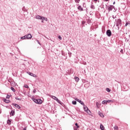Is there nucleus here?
Returning <instances> with one entry per match:
<instances>
[{"label": "nucleus", "mask_w": 130, "mask_h": 130, "mask_svg": "<svg viewBox=\"0 0 130 130\" xmlns=\"http://www.w3.org/2000/svg\"><path fill=\"white\" fill-rule=\"evenodd\" d=\"M58 39H59V40H61V39H62V38H61V37L60 36H59L58 37Z\"/></svg>", "instance_id": "obj_31"}, {"label": "nucleus", "mask_w": 130, "mask_h": 130, "mask_svg": "<svg viewBox=\"0 0 130 130\" xmlns=\"http://www.w3.org/2000/svg\"><path fill=\"white\" fill-rule=\"evenodd\" d=\"M23 130H27V128L26 127H24Z\"/></svg>", "instance_id": "obj_42"}, {"label": "nucleus", "mask_w": 130, "mask_h": 130, "mask_svg": "<svg viewBox=\"0 0 130 130\" xmlns=\"http://www.w3.org/2000/svg\"><path fill=\"white\" fill-rule=\"evenodd\" d=\"M127 24H128V25H130V22H127Z\"/></svg>", "instance_id": "obj_43"}, {"label": "nucleus", "mask_w": 130, "mask_h": 130, "mask_svg": "<svg viewBox=\"0 0 130 130\" xmlns=\"http://www.w3.org/2000/svg\"><path fill=\"white\" fill-rule=\"evenodd\" d=\"M32 77H34V78H36L37 77V76H36V75H35V74H33Z\"/></svg>", "instance_id": "obj_34"}, {"label": "nucleus", "mask_w": 130, "mask_h": 130, "mask_svg": "<svg viewBox=\"0 0 130 130\" xmlns=\"http://www.w3.org/2000/svg\"><path fill=\"white\" fill-rule=\"evenodd\" d=\"M106 34L107 35V36H108V37H110V36H111V30H110V29H108L106 31Z\"/></svg>", "instance_id": "obj_6"}, {"label": "nucleus", "mask_w": 130, "mask_h": 130, "mask_svg": "<svg viewBox=\"0 0 130 130\" xmlns=\"http://www.w3.org/2000/svg\"><path fill=\"white\" fill-rule=\"evenodd\" d=\"M120 52H121V53H123V50L121 49V50L120 51Z\"/></svg>", "instance_id": "obj_33"}, {"label": "nucleus", "mask_w": 130, "mask_h": 130, "mask_svg": "<svg viewBox=\"0 0 130 130\" xmlns=\"http://www.w3.org/2000/svg\"><path fill=\"white\" fill-rule=\"evenodd\" d=\"M113 5H115V2L113 3Z\"/></svg>", "instance_id": "obj_45"}, {"label": "nucleus", "mask_w": 130, "mask_h": 130, "mask_svg": "<svg viewBox=\"0 0 130 130\" xmlns=\"http://www.w3.org/2000/svg\"><path fill=\"white\" fill-rule=\"evenodd\" d=\"M36 19H38V20H45V17L41 16L40 15H37L36 16Z\"/></svg>", "instance_id": "obj_5"}, {"label": "nucleus", "mask_w": 130, "mask_h": 130, "mask_svg": "<svg viewBox=\"0 0 130 130\" xmlns=\"http://www.w3.org/2000/svg\"><path fill=\"white\" fill-rule=\"evenodd\" d=\"M94 2H97L98 0H93Z\"/></svg>", "instance_id": "obj_44"}, {"label": "nucleus", "mask_w": 130, "mask_h": 130, "mask_svg": "<svg viewBox=\"0 0 130 130\" xmlns=\"http://www.w3.org/2000/svg\"><path fill=\"white\" fill-rule=\"evenodd\" d=\"M117 27L119 26H121V20L120 19H118L117 23H116Z\"/></svg>", "instance_id": "obj_7"}, {"label": "nucleus", "mask_w": 130, "mask_h": 130, "mask_svg": "<svg viewBox=\"0 0 130 130\" xmlns=\"http://www.w3.org/2000/svg\"><path fill=\"white\" fill-rule=\"evenodd\" d=\"M24 88H26V89H29V86L27 84H25L24 86Z\"/></svg>", "instance_id": "obj_23"}, {"label": "nucleus", "mask_w": 130, "mask_h": 130, "mask_svg": "<svg viewBox=\"0 0 130 130\" xmlns=\"http://www.w3.org/2000/svg\"><path fill=\"white\" fill-rule=\"evenodd\" d=\"M78 9L79 10V11H84V10L82 8V6H79L78 7Z\"/></svg>", "instance_id": "obj_16"}, {"label": "nucleus", "mask_w": 130, "mask_h": 130, "mask_svg": "<svg viewBox=\"0 0 130 130\" xmlns=\"http://www.w3.org/2000/svg\"><path fill=\"white\" fill-rule=\"evenodd\" d=\"M83 109L84 111H86V112L88 113V114H91V111L88 109V107H87V106H85V104H84L83 106Z\"/></svg>", "instance_id": "obj_1"}, {"label": "nucleus", "mask_w": 130, "mask_h": 130, "mask_svg": "<svg viewBox=\"0 0 130 130\" xmlns=\"http://www.w3.org/2000/svg\"><path fill=\"white\" fill-rule=\"evenodd\" d=\"M15 99H16V100H19V101H21V99H19V98H15Z\"/></svg>", "instance_id": "obj_32"}, {"label": "nucleus", "mask_w": 130, "mask_h": 130, "mask_svg": "<svg viewBox=\"0 0 130 130\" xmlns=\"http://www.w3.org/2000/svg\"><path fill=\"white\" fill-rule=\"evenodd\" d=\"M90 9H92V10H95V6L92 4L90 6Z\"/></svg>", "instance_id": "obj_17"}, {"label": "nucleus", "mask_w": 130, "mask_h": 130, "mask_svg": "<svg viewBox=\"0 0 130 130\" xmlns=\"http://www.w3.org/2000/svg\"><path fill=\"white\" fill-rule=\"evenodd\" d=\"M33 93H36V89H34V90Z\"/></svg>", "instance_id": "obj_38"}, {"label": "nucleus", "mask_w": 130, "mask_h": 130, "mask_svg": "<svg viewBox=\"0 0 130 130\" xmlns=\"http://www.w3.org/2000/svg\"><path fill=\"white\" fill-rule=\"evenodd\" d=\"M72 104H73V105H76L77 104V102L76 101H73Z\"/></svg>", "instance_id": "obj_20"}, {"label": "nucleus", "mask_w": 130, "mask_h": 130, "mask_svg": "<svg viewBox=\"0 0 130 130\" xmlns=\"http://www.w3.org/2000/svg\"><path fill=\"white\" fill-rule=\"evenodd\" d=\"M4 102H5V103H10V100L4 99Z\"/></svg>", "instance_id": "obj_18"}, {"label": "nucleus", "mask_w": 130, "mask_h": 130, "mask_svg": "<svg viewBox=\"0 0 130 130\" xmlns=\"http://www.w3.org/2000/svg\"><path fill=\"white\" fill-rule=\"evenodd\" d=\"M75 3H77V4H79L80 3V0H75Z\"/></svg>", "instance_id": "obj_29"}, {"label": "nucleus", "mask_w": 130, "mask_h": 130, "mask_svg": "<svg viewBox=\"0 0 130 130\" xmlns=\"http://www.w3.org/2000/svg\"><path fill=\"white\" fill-rule=\"evenodd\" d=\"M100 116H101V117H104V115L102 113L100 114Z\"/></svg>", "instance_id": "obj_27"}, {"label": "nucleus", "mask_w": 130, "mask_h": 130, "mask_svg": "<svg viewBox=\"0 0 130 130\" xmlns=\"http://www.w3.org/2000/svg\"><path fill=\"white\" fill-rule=\"evenodd\" d=\"M1 113H2V111H0V114H1Z\"/></svg>", "instance_id": "obj_47"}, {"label": "nucleus", "mask_w": 130, "mask_h": 130, "mask_svg": "<svg viewBox=\"0 0 130 130\" xmlns=\"http://www.w3.org/2000/svg\"><path fill=\"white\" fill-rule=\"evenodd\" d=\"M106 90L107 91V92H108V93L110 92V89L109 88H106Z\"/></svg>", "instance_id": "obj_21"}, {"label": "nucleus", "mask_w": 130, "mask_h": 130, "mask_svg": "<svg viewBox=\"0 0 130 130\" xmlns=\"http://www.w3.org/2000/svg\"><path fill=\"white\" fill-rule=\"evenodd\" d=\"M112 17L115 19L114 16L113 15Z\"/></svg>", "instance_id": "obj_46"}, {"label": "nucleus", "mask_w": 130, "mask_h": 130, "mask_svg": "<svg viewBox=\"0 0 130 130\" xmlns=\"http://www.w3.org/2000/svg\"><path fill=\"white\" fill-rule=\"evenodd\" d=\"M100 128H101V130L105 129V127H104V126L102 124H101V125H100Z\"/></svg>", "instance_id": "obj_13"}, {"label": "nucleus", "mask_w": 130, "mask_h": 130, "mask_svg": "<svg viewBox=\"0 0 130 130\" xmlns=\"http://www.w3.org/2000/svg\"><path fill=\"white\" fill-rule=\"evenodd\" d=\"M104 2H109V0H104Z\"/></svg>", "instance_id": "obj_41"}, {"label": "nucleus", "mask_w": 130, "mask_h": 130, "mask_svg": "<svg viewBox=\"0 0 130 130\" xmlns=\"http://www.w3.org/2000/svg\"><path fill=\"white\" fill-rule=\"evenodd\" d=\"M27 74L28 75H29V76H31V77L33 76V73H31V72H27Z\"/></svg>", "instance_id": "obj_22"}, {"label": "nucleus", "mask_w": 130, "mask_h": 130, "mask_svg": "<svg viewBox=\"0 0 130 130\" xmlns=\"http://www.w3.org/2000/svg\"><path fill=\"white\" fill-rule=\"evenodd\" d=\"M7 123L8 124H11V120H8Z\"/></svg>", "instance_id": "obj_26"}, {"label": "nucleus", "mask_w": 130, "mask_h": 130, "mask_svg": "<svg viewBox=\"0 0 130 130\" xmlns=\"http://www.w3.org/2000/svg\"><path fill=\"white\" fill-rule=\"evenodd\" d=\"M96 107L98 108H99V103H98V102H96Z\"/></svg>", "instance_id": "obj_30"}, {"label": "nucleus", "mask_w": 130, "mask_h": 130, "mask_svg": "<svg viewBox=\"0 0 130 130\" xmlns=\"http://www.w3.org/2000/svg\"><path fill=\"white\" fill-rule=\"evenodd\" d=\"M20 39H22V40H25V39H27L26 38V35H25L24 36L21 37Z\"/></svg>", "instance_id": "obj_19"}, {"label": "nucleus", "mask_w": 130, "mask_h": 130, "mask_svg": "<svg viewBox=\"0 0 130 130\" xmlns=\"http://www.w3.org/2000/svg\"><path fill=\"white\" fill-rule=\"evenodd\" d=\"M110 102H112V103H113L114 102V100H107V101H103L102 103V104H107V103H110Z\"/></svg>", "instance_id": "obj_3"}, {"label": "nucleus", "mask_w": 130, "mask_h": 130, "mask_svg": "<svg viewBox=\"0 0 130 130\" xmlns=\"http://www.w3.org/2000/svg\"><path fill=\"white\" fill-rule=\"evenodd\" d=\"M76 126L74 127V130H77L79 127H80V126L78 125V123H75Z\"/></svg>", "instance_id": "obj_11"}, {"label": "nucleus", "mask_w": 130, "mask_h": 130, "mask_svg": "<svg viewBox=\"0 0 130 130\" xmlns=\"http://www.w3.org/2000/svg\"><path fill=\"white\" fill-rule=\"evenodd\" d=\"M37 42L38 43V44H39V45L41 46V43H40V42H39L38 40H37Z\"/></svg>", "instance_id": "obj_28"}, {"label": "nucleus", "mask_w": 130, "mask_h": 130, "mask_svg": "<svg viewBox=\"0 0 130 130\" xmlns=\"http://www.w3.org/2000/svg\"><path fill=\"white\" fill-rule=\"evenodd\" d=\"M26 39H31L32 38V35L30 34L25 35Z\"/></svg>", "instance_id": "obj_10"}, {"label": "nucleus", "mask_w": 130, "mask_h": 130, "mask_svg": "<svg viewBox=\"0 0 130 130\" xmlns=\"http://www.w3.org/2000/svg\"><path fill=\"white\" fill-rule=\"evenodd\" d=\"M10 95H7V98H8V99H9V98H10Z\"/></svg>", "instance_id": "obj_39"}, {"label": "nucleus", "mask_w": 130, "mask_h": 130, "mask_svg": "<svg viewBox=\"0 0 130 130\" xmlns=\"http://www.w3.org/2000/svg\"><path fill=\"white\" fill-rule=\"evenodd\" d=\"M11 90H12V91H13L14 92H16V90L13 87H11Z\"/></svg>", "instance_id": "obj_24"}, {"label": "nucleus", "mask_w": 130, "mask_h": 130, "mask_svg": "<svg viewBox=\"0 0 130 130\" xmlns=\"http://www.w3.org/2000/svg\"><path fill=\"white\" fill-rule=\"evenodd\" d=\"M114 129L118 130V126L115 125V126L114 127Z\"/></svg>", "instance_id": "obj_25"}, {"label": "nucleus", "mask_w": 130, "mask_h": 130, "mask_svg": "<svg viewBox=\"0 0 130 130\" xmlns=\"http://www.w3.org/2000/svg\"><path fill=\"white\" fill-rule=\"evenodd\" d=\"M74 99H75V100H76V101H77V102H79L80 104H81V105L84 106V104L82 101H81L80 100H79L77 98H75Z\"/></svg>", "instance_id": "obj_9"}, {"label": "nucleus", "mask_w": 130, "mask_h": 130, "mask_svg": "<svg viewBox=\"0 0 130 130\" xmlns=\"http://www.w3.org/2000/svg\"><path fill=\"white\" fill-rule=\"evenodd\" d=\"M33 101H34L35 103H37V104H41V103H42V100L41 99H34Z\"/></svg>", "instance_id": "obj_2"}, {"label": "nucleus", "mask_w": 130, "mask_h": 130, "mask_svg": "<svg viewBox=\"0 0 130 130\" xmlns=\"http://www.w3.org/2000/svg\"><path fill=\"white\" fill-rule=\"evenodd\" d=\"M114 6L113 5H110L109 6H107V9L108 10L109 12H110V11H112L113 9H114Z\"/></svg>", "instance_id": "obj_4"}, {"label": "nucleus", "mask_w": 130, "mask_h": 130, "mask_svg": "<svg viewBox=\"0 0 130 130\" xmlns=\"http://www.w3.org/2000/svg\"><path fill=\"white\" fill-rule=\"evenodd\" d=\"M127 25H128V23H127V22L125 24V26L126 27V26H127Z\"/></svg>", "instance_id": "obj_40"}, {"label": "nucleus", "mask_w": 130, "mask_h": 130, "mask_svg": "<svg viewBox=\"0 0 130 130\" xmlns=\"http://www.w3.org/2000/svg\"><path fill=\"white\" fill-rule=\"evenodd\" d=\"M42 20V23H44V20H45V19H41Z\"/></svg>", "instance_id": "obj_36"}, {"label": "nucleus", "mask_w": 130, "mask_h": 130, "mask_svg": "<svg viewBox=\"0 0 130 130\" xmlns=\"http://www.w3.org/2000/svg\"><path fill=\"white\" fill-rule=\"evenodd\" d=\"M10 115H12V116H14V115H15V111L12 110L10 113Z\"/></svg>", "instance_id": "obj_14"}, {"label": "nucleus", "mask_w": 130, "mask_h": 130, "mask_svg": "<svg viewBox=\"0 0 130 130\" xmlns=\"http://www.w3.org/2000/svg\"><path fill=\"white\" fill-rule=\"evenodd\" d=\"M45 21H46L47 22L48 21V19H47V18H45Z\"/></svg>", "instance_id": "obj_35"}, {"label": "nucleus", "mask_w": 130, "mask_h": 130, "mask_svg": "<svg viewBox=\"0 0 130 130\" xmlns=\"http://www.w3.org/2000/svg\"><path fill=\"white\" fill-rule=\"evenodd\" d=\"M50 97L51 98H52L53 99H54V100H56V101H57L58 103H59L60 101L58 100V99H57V98L53 95H51Z\"/></svg>", "instance_id": "obj_8"}, {"label": "nucleus", "mask_w": 130, "mask_h": 130, "mask_svg": "<svg viewBox=\"0 0 130 130\" xmlns=\"http://www.w3.org/2000/svg\"><path fill=\"white\" fill-rule=\"evenodd\" d=\"M74 79L76 81V82H79V81H80V78H79V77H75Z\"/></svg>", "instance_id": "obj_15"}, {"label": "nucleus", "mask_w": 130, "mask_h": 130, "mask_svg": "<svg viewBox=\"0 0 130 130\" xmlns=\"http://www.w3.org/2000/svg\"><path fill=\"white\" fill-rule=\"evenodd\" d=\"M69 54L70 57H71V56L72 55V53H69Z\"/></svg>", "instance_id": "obj_37"}, {"label": "nucleus", "mask_w": 130, "mask_h": 130, "mask_svg": "<svg viewBox=\"0 0 130 130\" xmlns=\"http://www.w3.org/2000/svg\"><path fill=\"white\" fill-rule=\"evenodd\" d=\"M12 105H14V106H15V107H16V108H18V109H20V108H21V107L17 104H13Z\"/></svg>", "instance_id": "obj_12"}]
</instances>
